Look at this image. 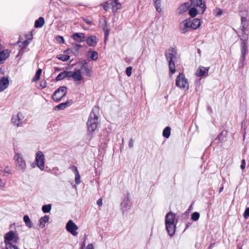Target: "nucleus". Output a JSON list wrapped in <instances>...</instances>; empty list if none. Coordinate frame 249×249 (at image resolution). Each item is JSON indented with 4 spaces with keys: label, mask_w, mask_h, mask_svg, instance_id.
I'll return each instance as SVG.
<instances>
[{
    "label": "nucleus",
    "mask_w": 249,
    "mask_h": 249,
    "mask_svg": "<svg viewBox=\"0 0 249 249\" xmlns=\"http://www.w3.org/2000/svg\"><path fill=\"white\" fill-rule=\"evenodd\" d=\"M65 77L69 78H72L75 82V85H78L83 79V77L81 75V71L78 69H74L73 71H64L60 72L56 77V81H60Z\"/></svg>",
    "instance_id": "1"
},
{
    "label": "nucleus",
    "mask_w": 249,
    "mask_h": 249,
    "mask_svg": "<svg viewBox=\"0 0 249 249\" xmlns=\"http://www.w3.org/2000/svg\"><path fill=\"white\" fill-rule=\"evenodd\" d=\"M98 113L99 108L94 107L89 114L87 122L88 130L89 132H93L97 128L98 123Z\"/></svg>",
    "instance_id": "2"
},
{
    "label": "nucleus",
    "mask_w": 249,
    "mask_h": 249,
    "mask_svg": "<svg viewBox=\"0 0 249 249\" xmlns=\"http://www.w3.org/2000/svg\"><path fill=\"white\" fill-rule=\"evenodd\" d=\"M18 240V236L13 231H10L6 233L4 235V242L6 245V249H18V247L12 245L10 242L14 240L17 243Z\"/></svg>",
    "instance_id": "3"
},
{
    "label": "nucleus",
    "mask_w": 249,
    "mask_h": 249,
    "mask_svg": "<svg viewBox=\"0 0 249 249\" xmlns=\"http://www.w3.org/2000/svg\"><path fill=\"white\" fill-rule=\"evenodd\" d=\"M176 85L181 89L187 90L189 89V85L187 79L183 73L180 72L178 75L176 80Z\"/></svg>",
    "instance_id": "4"
},
{
    "label": "nucleus",
    "mask_w": 249,
    "mask_h": 249,
    "mask_svg": "<svg viewBox=\"0 0 249 249\" xmlns=\"http://www.w3.org/2000/svg\"><path fill=\"white\" fill-rule=\"evenodd\" d=\"M14 160L18 170L21 173L24 172L26 169V163L22 155L19 153H16L14 156Z\"/></svg>",
    "instance_id": "5"
},
{
    "label": "nucleus",
    "mask_w": 249,
    "mask_h": 249,
    "mask_svg": "<svg viewBox=\"0 0 249 249\" xmlns=\"http://www.w3.org/2000/svg\"><path fill=\"white\" fill-rule=\"evenodd\" d=\"M67 92V88L61 86L52 94V98L55 102H58L66 95Z\"/></svg>",
    "instance_id": "6"
},
{
    "label": "nucleus",
    "mask_w": 249,
    "mask_h": 249,
    "mask_svg": "<svg viewBox=\"0 0 249 249\" xmlns=\"http://www.w3.org/2000/svg\"><path fill=\"white\" fill-rule=\"evenodd\" d=\"M44 155L42 152L38 151L36 153V162L37 167L41 170L44 169Z\"/></svg>",
    "instance_id": "7"
},
{
    "label": "nucleus",
    "mask_w": 249,
    "mask_h": 249,
    "mask_svg": "<svg viewBox=\"0 0 249 249\" xmlns=\"http://www.w3.org/2000/svg\"><path fill=\"white\" fill-rule=\"evenodd\" d=\"M66 230L73 236H76L78 232V226L73 222L72 220H69L66 225Z\"/></svg>",
    "instance_id": "8"
},
{
    "label": "nucleus",
    "mask_w": 249,
    "mask_h": 249,
    "mask_svg": "<svg viewBox=\"0 0 249 249\" xmlns=\"http://www.w3.org/2000/svg\"><path fill=\"white\" fill-rule=\"evenodd\" d=\"M191 5L198 8V11L202 14L206 9L204 0H191Z\"/></svg>",
    "instance_id": "9"
},
{
    "label": "nucleus",
    "mask_w": 249,
    "mask_h": 249,
    "mask_svg": "<svg viewBox=\"0 0 249 249\" xmlns=\"http://www.w3.org/2000/svg\"><path fill=\"white\" fill-rule=\"evenodd\" d=\"M23 119L24 116L22 113L19 112L17 115H13L11 119L12 124L18 127L22 126Z\"/></svg>",
    "instance_id": "10"
},
{
    "label": "nucleus",
    "mask_w": 249,
    "mask_h": 249,
    "mask_svg": "<svg viewBox=\"0 0 249 249\" xmlns=\"http://www.w3.org/2000/svg\"><path fill=\"white\" fill-rule=\"evenodd\" d=\"M179 28L181 33L185 34L192 29L190 25V18L183 20L179 23Z\"/></svg>",
    "instance_id": "11"
},
{
    "label": "nucleus",
    "mask_w": 249,
    "mask_h": 249,
    "mask_svg": "<svg viewBox=\"0 0 249 249\" xmlns=\"http://www.w3.org/2000/svg\"><path fill=\"white\" fill-rule=\"evenodd\" d=\"M129 204L130 197L129 195L127 194L126 196L124 197L121 203V207L123 214L125 212H126L128 210L129 208Z\"/></svg>",
    "instance_id": "12"
},
{
    "label": "nucleus",
    "mask_w": 249,
    "mask_h": 249,
    "mask_svg": "<svg viewBox=\"0 0 249 249\" xmlns=\"http://www.w3.org/2000/svg\"><path fill=\"white\" fill-rule=\"evenodd\" d=\"M177 54V51L175 48H171L167 50L165 52V56L168 62L174 61L173 59L176 57Z\"/></svg>",
    "instance_id": "13"
},
{
    "label": "nucleus",
    "mask_w": 249,
    "mask_h": 249,
    "mask_svg": "<svg viewBox=\"0 0 249 249\" xmlns=\"http://www.w3.org/2000/svg\"><path fill=\"white\" fill-rule=\"evenodd\" d=\"M9 85L8 77L3 76L0 79V92L4 91Z\"/></svg>",
    "instance_id": "14"
},
{
    "label": "nucleus",
    "mask_w": 249,
    "mask_h": 249,
    "mask_svg": "<svg viewBox=\"0 0 249 249\" xmlns=\"http://www.w3.org/2000/svg\"><path fill=\"white\" fill-rule=\"evenodd\" d=\"M79 70L81 71L82 75L83 74V75L88 77H91L92 76V71L91 70V68L89 65L81 67L80 69Z\"/></svg>",
    "instance_id": "15"
},
{
    "label": "nucleus",
    "mask_w": 249,
    "mask_h": 249,
    "mask_svg": "<svg viewBox=\"0 0 249 249\" xmlns=\"http://www.w3.org/2000/svg\"><path fill=\"white\" fill-rule=\"evenodd\" d=\"M190 6V3L189 2H185L181 4L177 10V14L179 15L187 12Z\"/></svg>",
    "instance_id": "16"
},
{
    "label": "nucleus",
    "mask_w": 249,
    "mask_h": 249,
    "mask_svg": "<svg viewBox=\"0 0 249 249\" xmlns=\"http://www.w3.org/2000/svg\"><path fill=\"white\" fill-rule=\"evenodd\" d=\"M176 215L172 212L168 213L165 216V224H176L175 223Z\"/></svg>",
    "instance_id": "17"
},
{
    "label": "nucleus",
    "mask_w": 249,
    "mask_h": 249,
    "mask_svg": "<svg viewBox=\"0 0 249 249\" xmlns=\"http://www.w3.org/2000/svg\"><path fill=\"white\" fill-rule=\"evenodd\" d=\"M209 69L210 67L200 66L197 71L196 75L199 77L208 75Z\"/></svg>",
    "instance_id": "18"
},
{
    "label": "nucleus",
    "mask_w": 249,
    "mask_h": 249,
    "mask_svg": "<svg viewBox=\"0 0 249 249\" xmlns=\"http://www.w3.org/2000/svg\"><path fill=\"white\" fill-rule=\"evenodd\" d=\"M86 42L87 44L91 47H95L98 42L97 37L95 36H91L88 37Z\"/></svg>",
    "instance_id": "19"
},
{
    "label": "nucleus",
    "mask_w": 249,
    "mask_h": 249,
    "mask_svg": "<svg viewBox=\"0 0 249 249\" xmlns=\"http://www.w3.org/2000/svg\"><path fill=\"white\" fill-rule=\"evenodd\" d=\"M72 100H69L67 101L65 103H62L57 106H55L54 107V110H63L65 109V108L69 106H70L72 103Z\"/></svg>",
    "instance_id": "20"
},
{
    "label": "nucleus",
    "mask_w": 249,
    "mask_h": 249,
    "mask_svg": "<svg viewBox=\"0 0 249 249\" xmlns=\"http://www.w3.org/2000/svg\"><path fill=\"white\" fill-rule=\"evenodd\" d=\"M201 25V22L198 18H194L191 19L190 18V25L192 30L197 29Z\"/></svg>",
    "instance_id": "21"
},
{
    "label": "nucleus",
    "mask_w": 249,
    "mask_h": 249,
    "mask_svg": "<svg viewBox=\"0 0 249 249\" xmlns=\"http://www.w3.org/2000/svg\"><path fill=\"white\" fill-rule=\"evenodd\" d=\"M166 229L170 236H172L175 233L176 224H165Z\"/></svg>",
    "instance_id": "22"
},
{
    "label": "nucleus",
    "mask_w": 249,
    "mask_h": 249,
    "mask_svg": "<svg viewBox=\"0 0 249 249\" xmlns=\"http://www.w3.org/2000/svg\"><path fill=\"white\" fill-rule=\"evenodd\" d=\"M72 38L73 39L79 42H82L84 41L85 39V36L83 33H74L72 35Z\"/></svg>",
    "instance_id": "23"
},
{
    "label": "nucleus",
    "mask_w": 249,
    "mask_h": 249,
    "mask_svg": "<svg viewBox=\"0 0 249 249\" xmlns=\"http://www.w3.org/2000/svg\"><path fill=\"white\" fill-rule=\"evenodd\" d=\"M111 5L112 7V11L113 12H116L117 11L121 8V4L119 2L118 0H113L111 2Z\"/></svg>",
    "instance_id": "24"
},
{
    "label": "nucleus",
    "mask_w": 249,
    "mask_h": 249,
    "mask_svg": "<svg viewBox=\"0 0 249 249\" xmlns=\"http://www.w3.org/2000/svg\"><path fill=\"white\" fill-rule=\"evenodd\" d=\"M49 217L48 215H44L41 217L39 220V227L40 228H43L45 227V223L48 222Z\"/></svg>",
    "instance_id": "25"
},
{
    "label": "nucleus",
    "mask_w": 249,
    "mask_h": 249,
    "mask_svg": "<svg viewBox=\"0 0 249 249\" xmlns=\"http://www.w3.org/2000/svg\"><path fill=\"white\" fill-rule=\"evenodd\" d=\"M9 52L8 50H5L0 53V61L4 62V60L9 57Z\"/></svg>",
    "instance_id": "26"
},
{
    "label": "nucleus",
    "mask_w": 249,
    "mask_h": 249,
    "mask_svg": "<svg viewBox=\"0 0 249 249\" xmlns=\"http://www.w3.org/2000/svg\"><path fill=\"white\" fill-rule=\"evenodd\" d=\"M241 51L242 56L245 57L247 53H248V47L247 42H242L241 45Z\"/></svg>",
    "instance_id": "27"
},
{
    "label": "nucleus",
    "mask_w": 249,
    "mask_h": 249,
    "mask_svg": "<svg viewBox=\"0 0 249 249\" xmlns=\"http://www.w3.org/2000/svg\"><path fill=\"white\" fill-rule=\"evenodd\" d=\"M104 22L105 25L103 26L102 29L105 32V40H106L107 39L110 32V29L109 28L106 20H105Z\"/></svg>",
    "instance_id": "28"
},
{
    "label": "nucleus",
    "mask_w": 249,
    "mask_h": 249,
    "mask_svg": "<svg viewBox=\"0 0 249 249\" xmlns=\"http://www.w3.org/2000/svg\"><path fill=\"white\" fill-rule=\"evenodd\" d=\"M45 23L44 19L43 17H40L39 18L36 20L35 23V26L36 28H41Z\"/></svg>",
    "instance_id": "29"
},
{
    "label": "nucleus",
    "mask_w": 249,
    "mask_h": 249,
    "mask_svg": "<svg viewBox=\"0 0 249 249\" xmlns=\"http://www.w3.org/2000/svg\"><path fill=\"white\" fill-rule=\"evenodd\" d=\"M168 63L170 71V75L171 76L176 72L175 63L174 61H169L168 62Z\"/></svg>",
    "instance_id": "30"
},
{
    "label": "nucleus",
    "mask_w": 249,
    "mask_h": 249,
    "mask_svg": "<svg viewBox=\"0 0 249 249\" xmlns=\"http://www.w3.org/2000/svg\"><path fill=\"white\" fill-rule=\"evenodd\" d=\"M23 221L25 223V225L29 228L32 227V222L30 220L29 217L27 215H25L23 216Z\"/></svg>",
    "instance_id": "31"
},
{
    "label": "nucleus",
    "mask_w": 249,
    "mask_h": 249,
    "mask_svg": "<svg viewBox=\"0 0 249 249\" xmlns=\"http://www.w3.org/2000/svg\"><path fill=\"white\" fill-rule=\"evenodd\" d=\"M227 134V131L223 130L218 135L217 139L219 140L221 142H223L225 141V138L226 137Z\"/></svg>",
    "instance_id": "32"
},
{
    "label": "nucleus",
    "mask_w": 249,
    "mask_h": 249,
    "mask_svg": "<svg viewBox=\"0 0 249 249\" xmlns=\"http://www.w3.org/2000/svg\"><path fill=\"white\" fill-rule=\"evenodd\" d=\"M171 128L169 126L166 127L163 130L162 135L166 138H168L170 136Z\"/></svg>",
    "instance_id": "33"
},
{
    "label": "nucleus",
    "mask_w": 249,
    "mask_h": 249,
    "mask_svg": "<svg viewBox=\"0 0 249 249\" xmlns=\"http://www.w3.org/2000/svg\"><path fill=\"white\" fill-rule=\"evenodd\" d=\"M196 7L193 6V7L191 8L189 10V14L192 18L195 17L198 13V10H197Z\"/></svg>",
    "instance_id": "34"
},
{
    "label": "nucleus",
    "mask_w": 249,
    "mask_h": 249,
    "mask_svg": "<svg viewBox=\"0 0 249 249\" xmlns=\"http://www.w3.org/2000/svg\"><path fill=\"white\" fill-rule=\"evenodd\" d=\"M154 4L156 9V10L159 13L161 12V8H160V0H153Z\"/></svg>",
    "instance_id": "35"
},
{
    "label": "nucleus",
    "mask_w": 249,
    "mask_h": 249,
    "mask_svg": "<svg viewBox=\"0 0 249 249\" xmlns=\"http://www.w3.org/2000/svg\"><path fill=\"white\" fill-rule=\"evenodd\" d=\"M57 58L59 60H62V61H67L70 58V56L66 54H59L57 56Z\"/></svg>",
    "instance_id": "36"
},
{
    "label": "nucleus",
    "mask_w": 249,
    "mask_h": 249,
    "mask_svg": "<svg viewBox=\"0 0 249 249\" xmlns=\"http://www.w3.org/2000/svg\"><path fill=\"white\" fill-rule=\"evenodd\" d=\"M247 27V19L245 17H242L241 18V26L242 30L244 32Z\"/></svg>",
    "instance_id": "37"
},
{
    "label": "nucleus",
    "mask_w": 249,
    "mask_h": 249,
    "mask_svg": "<svg viewBox=\"0 0 249 249\" xmlns=\"http://www.w3.org/2000/svg\"><path fill=\"white\" fill-rule=\"evenodd\" d=\"M51 204L43 205L42 207V210L44 213H48L51 211Z\"/></svg>",
    "instance_id": "38"
},
{
    "label": "nucleus",
    "mask_w": 249,
    "mask_h": 249,
    "mask_svg": "<svg viewBox=\"0 0 249 249\" xmlns=\"http://www.w3.org/2000/svg\"><path fill=\"white\" fill-rule=\"evenodd\" d=\"M42 70L41 69H38L35 75L33 78V81H36L39 80L40 75L41 74Z\"/></svg>",
    "instance_id": "39"
},
{
    "label": "nucleus",
    "mask_w": 249,
    "mask_h": 249,
    "mask_svg": "<svg viewBox=\"0 0 249 249\" xmlns=\"http://www.w3.org/2000/svg\"><path fill=\"white\" fill-rule=\"evenodd\" d=\"M200 217V214L198 212H194L191 214V219L194 221H197Z\"/></svg>",
    "instance_id": "40"
},
{
    "label": "nucleus",
    "mask_w": 249,
    "mask_h": 249,
    "mask_svg": "<svg viewBox=\"0 0 249 249\" xmlns=\"http://www.w3.org/2000/svg\"><path fill=\"white\" fill-rule=\"evenodd\" d=\"M245 30L243 32L242 30V34L240 35V39L242 40V42H246L248 39V35L246 34Z\"/></svg>",
    "instance_id": "41"
},
{
    "label": "nucleus",
    "mask_w": 249,
    "mask_h": 249,
    "mask_svg": "<svg viewBox=\"0 0 249 249\" xmlns=\"http://www.w3.org/2000/svg\"><path fill=\"white\" fill-rule=\"evenodd\" d=\"M98 53L95 51H92L91 54L90 56V58L92 60H96L98 59Z\"/></svg>",
    "instance_id": "42"
},
{
    "label": "nucleus",
    "mask_w": 249,
    "mask_h": 249,
    "mask_svg": "<svg viewBox=\"0 0 249 249\" xmlns=\"http://www.w3.org/2000/svg\"><path fill=\"white\" fill-rule=\"evenodd\" d=\"M245 61V57L241 56L240 61L239 62V68H243L244 66V62Z\"/></svg>",
    "instance_id": "43"
},
{
    "label": "nucleus",
    "mask_w": 249,
    "mask_h": 249,
    "mask_svg": "<svg viewBox=\"0 0 249 249\" xmlns=\"http://www.w3.org/2000/svg\"><path fill=\"white\" fill-rule=\"evenodd\" d=\"M223 13V11L222 9L219 8H217L214 11V14L215 16L218 17L221 16Z\"/></svg>",
    "instance_id": "44"
},
{
    "label": "nucleus",
    "mask_w": 249,
    "mask_h": 249,
    "mask_svg": "<svg viewBox=\"0 0 249 249\" xmlns=\"http://www.w3.org/2000/svg\"><path fill=\"white\" fill-rule=\"evenodd\" d=\"M6 181L0 178V189H3L6 186Z\"/></svg>",
    "instance_id": "45"
},
{
    "label": "nucleus",
    "mask_w": 249,
    "mask_h": 249,
    "mask_svg": "<svg viewBox=\"0 0 249 249\" xmlns=\"http://www.w3.org/2000/svg\"><path fill=\"white\" fill-rule=\"evenodd\" d=\"M75 181L77 184H79L81 182L80 176L79 173L76 172V174H75Z\"/></svg>",
    "instance_id": "46"
},
{
    "label": "nucleus",
    "mask_w": 249,
    "mask_h": 249,
    "mask_svg": "<svg viewBox=\"0 0 249 249\" xmlns=\"http://www.w3.org/2000/svg\"><path fill=\"white\" fill-rule=\"evenodd\" d=\"M132 67L131 66L128 67L126 68L125 72L126 75L130 77L132 74Z\"/></svg>",
    "instance_id": "47"
},
{
    "label": "nucleus",
    "mask_w": 249,
    "mask_h": 249,
    "mask_svg": "<svg viewBox=\"0 0 249 249\" xmlns=\"http://www.w3.org/2000/svg\"><path fill=\"white\" fill-rule=\"evenodd\" d=\"M243 216L245 219L249 217V208H247L244 213Z\"/></svg>",
    "instance_id": "48"
},
{
    "label": "nucleus",
    "mask_w": 249,
    "mask_h": 249,
    "mask_svg": "<svg viewBox=\"0 0 249 249\" xmlns=\"http://www.w3.org/2000/svg\"><path fill=\"white\" fill-rule=\"evenodd\" d=\"M80 65H81V67L87 66L89 65H88V63L87 61L86 60H84L82 61L80 63Z\"/></svg>",
    "instance_id": "49"
},
{
    "label": "nucleus",
    "mask_w": 249,
    "mask_h": 249,
    "mask_svg": "<svg viewBox=\"0 0 249 249\" xmlns=\"http://www.w3.org/2000/svg\"><path fill=\"white\" fill-rule=\"evenodd\" d=\"M245 166H246L245 160L243 159L241 161V164L240 167L242 170H244L245 168Z\"/></svg>",
    "instance_id": "50"
},
{
    "label": "nucleus",
    "mask_w": 249,
    "mask_h": 249,
    "mask_svg": "<svg viewBox=\"0 0 249 249\" xmlns=\"http://www.w3.org/2000/svg\"><path fill=\"white\" fill-rule=\"evenodd\" d=\"M56 39L60 43H64V42L63 37L61 36H57Z\"/></svg>",
    "instance_id": "51"
},
{
    "label": "nucleus",
    "mask_w": 249,
    "mask_h": 249,
    "mask_svg": "<svg viewBox=\"0 0 249 249\" xmlns=\"http://www.w3.org/2000/svg\"><path fill=\"white\" fill-rule=\"evenodd\" d=\"M29 44V42L28 40H26L23 41L22 43L23 46H22V48L26 47L28 44Z\"/></svg>",
    "instance_id": "52"
},
{
    "label": "nucleus",
    "mask_w": 249,
    "mask_h": 249,
    "mask_svg": "<svg viewBox=\"0 0 249 249\" xmlns=\"http://www.w3.org/2000/svg\"><path fill=\"white\" fill-rule=\"evenodd\" d=\"M129 148H131L133 147V141L132 139H130L129 142Z\"/></svg>",
    "instance_id": "53"
},
{
    "label": "nucleus",
    "mask_w": 249,
    "mask_h": 249,
    "mask_svg": "<svg viewBox=\"0 0 249 249\" xmlns=\"http://www.w3.org/2000/svg\"><path fill=\"white\" fill-rule=\"evenodd\" d=\"M72 171L74 173V174H76L77 173H79L77 168L76 166H73L71 167Z\"/></svg>",
    "instance_id": "54"
},
{
    "label": "nucleus",
    "mask_w": 249,
    "mask_h": 249,
    "mask_svg": "<svg viewBox=\"0 0 249 249\" xmlns=\"http://www.w3.org/2000/svg\"><path fill=\"white\" fill-rule=\"evenodd\" d=\"M86 249H94V247L92 244H89L87 246Z\"/></svg>",
    "instance_id": "55"
},
{
    "label": "nucleus",
    "mask_w": 249,
    "mask_h": 249,
    "mask_svg": "<svg viewBox=\"0 0 249 249\" xmlns=\"http://www.w3.org/2000/svg\"><path fill=\"white\" fill-rule=\"evenodd\" d=\"M47 83L46 81H42L41 82V86L42 87V89L45 88L46 87Z\"/></svg>",
    "instance_id": "56"
},
{
    "label": "nucleus",
    "mask_w": 249,
    "mask_h": 249,
    "mask_svg": "<svg viewBox=\"0 0 249 249\" xmlns=\"http://www.w3.org/2000/svg\"><path fill=\"white\" fill-rule=\"evenodd\" d=\"M84 20L89 25H91L92 24V21L88 18L84 19Z\"/></svg>",
    "instance_id": "57"
},
{
    "label": "nucleus",
    "mask_w": 249,
    "mask_h": 249,
    "mask_svg": "<svg viewBox=\"0 0 249 249\" xmlns=\"http://www.w3.org/2000/svg\"><path fill=\"white\" fill-rule=\"evenodd\" d=\"M97 204L98 206H102V199L101 198L100 199H99L98 200H97Z\"/></svg>",
    "instance_id": "58"
},
{
    "label": "nucleus",
    "mask_w": 249,
    "mask_h": 249,
    "mask_svg": "<svg viewBox=\"0 0 249 249\" xmlns=\"http://www.w3.org/2000/svg\"><path fill=\"white\" fill-rule=\"evenodd\" d=\"M103 7L104 9L106 11H107L109 7V6H108V3H107L106 5H104Z\"/></svg>",
    "instance_id": "59"
},
{
    "label": "nucleus",
    "mask_w": 249,
    "mask_h": 249,
    "mask_svg": "<svg viewBox=\"0 0 249 249\" xmlns=\"http://www.w3.org/2000/svg\"><path fill=\"white\" fill-rule=\"evenodd\" d=\"M131 60V58H130L129 57H126V58H125V62H127L128 64L130 63Z\"/></svg>",
    "instance_id": "60"
},
{
    "label": "nucleus",
    "mask_w": 249,
    "mask_h": 249,
    "mask_svg": "<svg viewBox=\"0 0 249 249\" xmlns=\"http://www.w3.org/2000/svg\"><path fill=\"white\" fill-rule=\"evenodd\" d=\"M223 188H224V187H223V186H222L220 188L219 191V193H221V192L223 191Z\"/></svg>",
    "instance_id": "61"
},
{
    "label": "nucleus",
    "mask_w": 249,
    "mask_h": 249,
    "mask_svg": "<svg viewBox=\"0 0 249 249\" xmlns=\"http://www.w3.org/2000/svg\"><path fill=\"white\" fill-rule=\"evenodd\" d=\"M4 172H5L6 173H8V174H11V173L10 171H8L7 170H6V169L4 170Z\"/></svg>",
    "instance_id": "62"
},
{
    "label": "nucleus",
    "mask_w": 249,
    "mask_h": 249,
    "mask_svg": "<svg viewBox=\"0 0 249 249\" xmlns=\"http://www.w3.org/2000/svg\"><path fill=\"white\" fill-rule=\"evenodd\" d=\"M0 73L2 74H4V71L2 70V69H0Z\"/></svg>",
    "instance_id": "63"
},
{
    "label": "nucleus",
    "mask_w": 249,
    "mask_h": 249,
    "mask_svg": "<svg viewBox=\"0 0 249 249\" xmlns=\"http://www.w3.org/2000/svg\"><path fill=\"white\" fill-rule=\"evenodd\" d=\"M213 246V244H211L208 247V249H212Z\"/></svg>",
    "instance_id": "64"
}]
</instances>
